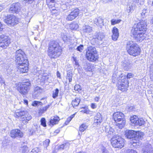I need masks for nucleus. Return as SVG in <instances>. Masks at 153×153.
Listing matches in <instances>:
<instances>
[{"mask_svg":"<svg viewBox=\"0 0 153 153\" xmlns=\"http://www.w3.org/2000/svg\"><path fill=\"white\" fill-rule=\"evenodd\" d=\"M146 22L145 21H140L137 24V27L132 28L131 30V34H134L137 32H145L147 30Z\"/></svg>","mask_w":153,"mask_h":153,"instance_id":"39448f33","label":"nucleus"},{"mask_svg":"<svg viewBox=\"0 0 153 153\" xmlns=\"http://www.w3.org/2000/svg\"><path fill=\"white\" fill-rule=\"evenodd\" d=\"M18 85L16 88L17 90L21 94L25 95L27 93V90L30 85V83L27 82H23L22 84L19 83Z\"/></svg>","mask_w":153,"mask_h":153,"instance_id":"0eeeda50","label":"nucleus"},{"mask_svg":"<svg viewBox=\"0 0 153 153\" xmlns=\"http://www.w3.org/2000/svg\"><path fill=\"white\" fill-rule=\"evenodd\" d=\"M126 10L128 13H131L134 10L133 6L131 4H128L126 6Z\"/></svg>","mask_w":153,"mask_h":153,"instance_id":"e433bc0d","label":"nucleus"},{"mask_svg":"<svg viewBox=\"0 0 153 153\" xmlns=\"http://www.w3.org/2000/svg\"><path fill=\"white\" fill-rule=\"evenodd\" d=\"M51 105V104L50 103L46 106L41 108L39 110V113L41 114L43 113L47 110Z\"/></svg>","mask_w":153,"mask_h":153,"instance_id":"f704fd0d","label":"nucleus"},{"mask_svg":"<svg viewBox=\"0 0 153 153\" xmlns=\"http://www.w3.org/2000/svg\"><path fill=\"white\" fill-rule=\"evenodd\" d=\"M81 110L80 111V112H82L83 113H86L87 114H89L90 112V110H89L88 107L86 106H83L80 107Z\"/></svg>","mask_w":153,"mask_h":153,"instance_id":"72a5a7b5","label":"nucleus"},{"mask_svg":"<svg viewBox=\"0 0 153 153\" xmlns=\"http://www.w3.org/2000/svg\"><path fill=\"white\" fill-rule=\"evenodd\" d=\"M42 104L43 103L41 102L36 101L33 102L32 104V105L33 106H36L38 105H42Z\"/></svg>","mask_w":153,"mask_h":153,"instance_id":"8fccbe9b","label":"nucleus"},{"mask_svg":"<svg viewBox=\"0 0 153 153\" xmlns=\"http://www.w3.org/2000/svg\"><path fill=\"white\" fill-rule=\"evenodd\" d=\"M20 4L19 3H13L11 5L9 9V11L11 13H16L20 10Z\"/></svg>","mask_w":153,"mask_h":153,"instance_id":"dca6fc26","label":"nucleus"},{"mask_svg":"<svg viewBox=\"0 0 153 153\" xmlns=\"http://www.w3.org/2000/svg\"><path fill=\"white\" fill-rule=\"evenodd\" d=\"M82 66L83 68L86 71H91L92 69L91 64L86 61L83 62Z\"/></svg>","mask_w":153,"mask_h":153,"instance_id":"412c9836","label":"nucleus"},{"mask_svg":"<svg viewBox=\"0 0 153 153\" xmlns=\"http://www.w3.org/2000/svg\"><path fill=\"white\" fill-rule=\"evenodd\" d=\"M21 151L22 153H28L29 150L28 148L26 146L24 145L21 147Z\"/></svg>","mask_w":153,"mask_h":153,"instance_id":"79ce46f5","label":"nucleus"},{"mask_svg":"<svg viewBox=\"0 0 153 153\" xmlns=\"http://www.w3.org/2000/svg\"><path fill=\"white\" fill-rule=\"evenodd\" d=\"M133 77V74L131 73H128L126 76H122L121 77V78L123 79H126L127 80L128 79H130L132 77Z\"/></svg>","mask_w":153,"mask_h":153,"instance_id":"de8ad7c7","label":"nucleus"},{"mask_svg":"<svg viewBox=\"0 0 153 153\" xmlns=\"http://www.w3.org/2000/svg\"><path fill=\"white\" fill-rule=\"evenodd\" d=\"M17 64V71L20 73H26L28 71V61L27 62H18Z\"/></svg>","mask_w":153,"mask_h":153,"instance_id":"9d476101","label":"nucleus"},{"mask_svg":"<svg viewBox=\"0 0 153 153\" xmlns=\"http://www.w3.org/2000/svg\"><path fill=\"white\" fill-rule=\"evenodd\" d=\"M6 68L4 67V71H6V72L7 74H10V73L11 72L12 70H11V68H10L9 67L8 65H6L5 66Z\"/></svg>","mask_w":153,"mask_h":153,"instance_id":"603ef678","label":"nucleus"},{"mask_svg":"<svg viewBox=\"0 0 153 153\" xmlns=\"http://www.w3.org/2000/svg\"><path fill=\"white\" fill-rule=\"evenodd\" d=\"M91 107L93 109L96 108L97 107V105L94 103H92L91 104Z\"/></svg>","mask_w":153,"mask_h":153,"instance_id":"774afa93","label":"nucleus"},{"mask_svg":"<svg viewBox=\"0 0 153 153\" xmlns=\"http://www.w3.org/2000/svg\"><path fill=\"white\" fill-rule=\"evenodd\" d=\"M4 22L8 25L13 26L18 24V19L16 16L12 15H8L4 19Z\"/></svg>","mask_w":153,"mask_h":153,"instance_id":"6e6552de","label":"nucleus"},{"mask_svg":"<svg viewBox=\"0 0 153 153\" xmlns=\"http://www.w3.org/2000/svg\"><path fill=\"white\" fill-rule=\"evenodd\" d=\"M87 59L90 61L94 62L98 60V53H89L86 54Z\"/></svg>","mask_w":153,"mask_h":153,"instance_id":"f3484780","label":"nucleus"},{"mask_svg":"<svg viewBox=\"0 0 153 153\" xmlns=\"http://www.w3.org/2000/svg\"><path fill=\"white\" fill-rule=\"evenodd\" d=\"M113 119L115 122H118L120 120L125 119L124 115L120 112H115L113 114Z\"/></svg>","mask_w":153,"mask_h":153,"instance_id":"ddd939ff","label":"nucleus"},{"mask_svg":"<svg viewBox=\"0 0 153 153\" xmlns=\"http://www.w3.org/2000/svg\"><path fill=\"white\" fill-rule=\"evenodd\" d=\"M125 141L120 135H117L111 138V142L113 147L122 148L124 146Z\"/></svg>","mask_w":153,"mask_h":153,"instance_id":"7ed1b4c3","label":"nucleus"},{"mask_svg":"<svg viewBox=\"0 0 153 153\" xmlns=\"http://www.w3.org/2000/svg\"><path fill=\"white\" fill-rule=\"evenodd\" d=\"M83 45H80L79 46L77 47V51L82 52L83 49Z\"/></svg>","mask_w":153,"mask_h":153,"instance_id":"bf43d9fd","label":"nucleus"},{"mask_svg":"<svg viewBox=\"0 0 153 153\" xmlns=\"http://www.w3.org/2000/svg\"><path fill=\"white\" fill-rule=\"evenodd\" d=\"M50 142V140L48 139H46L43 142V145L45 149H47V147L49 146Z\"/></svg>","mask_w":153,"mask_h":153,"instance_id":"c03bdc74","label":"nucleus"},{"mask_svg":"<svg viewBox=\"0 0 153 153\" xmlns=\"http://www.w3.org/2000/svg\"><path fill=\"white\" fill-rule=\"evenodd\" d=\"M126 49L128 54L135 56L140 55L141 49L139 46L132 41H128L126 43Z\"/></svg>","mask_w":153,"mask_h":153,"instance_id":"f03ea898","label":"nucleus"},{"mask_svg":"<svg viewBox=\"0 0 153 153\" xmlns=\"http://www.w3.org/2000/svg\"><path fill=\"white\" fill-rule=\"evenodd\" d=\"M153 150L151 145H147L143 149V153H152Z\"/></svg>","mask_w":153,"mask_h":153,"instance_id":"cd10ccee","label":"nucleus"},{"mask_svg":"<svg viewBox=\"0 0 153 153\" xmlns=\"http://www.w3.org/2000/svg\"><path fill=\"white\" fill-rule=\"evenodd\" d=\"M23 135V133L20 130L17 129L12 130L10 133V136L13 138L17 137H22Z\"/></svg>","mask_w":153,"mask_h":153,"instance_id":"2eb2a0df","label":"nucleus"},{"mask_svg":"<svg viewBox=\"0 0 153 153\" xmlns=\"http://www.w3.org/2000/svg\"><path fill=\"white\" fill-rule=\"evenodd\" d=\"M16 61L17 64L18 62H28L26 55L21 49L17 50L15 54Z\"/></svg>","mask_w":153,"mask_h":153,"instance_id":"423d86ee","label":"nucleus"},{"mask_svg":"<svg viewBox=\"0 0 153 153\" xmlns=\"http://www.w3.org/2000/svg\"><path fill=\"white\" fill-rule=\"evenodd\" d=\"M145 121L142 118H138V120H137V122H136L135 126H141L144 124Z\"/></svg>","mask_w":153,"mask_h":153,"instance_id":"ea45409f","label":"nucleus"},{"mask_svg":"<svg viewBox=\"0 0 153 153\" xmlns=\"http://www.w3.org/2000/svg\"><path fill=\"white\" fill-rule=\"evenodd\" d=\"M102 121L101 114L97 113L94 117V125L95 126L100 125Z\"/></svg>","mask_w":153,"mask_h":153,"instance_id":"6ab92c4d","label":"nucleus"},{"mask_svg":"<svg viewBox=\"0 0 153 153\" xmlns=\"http://www.w3.org/2000/svg\"><path fill=\"white\" fill-rule=\"evenodd\" d=\"M121 20V19H112L111 20V24L112 25H114L116 24L119 23Z\"/></svg>","mask_w":153,"mask_h":153,"instance_id":"09e8293b","label":"nucleus"},{"mask_svg":"<svg viewBox=\"0 0 153 153\" xmlns=\"http://www.w3.org/2000/svg\"><path fill=\"white\" fill-rule=\"evenodd\" d=\"M76 114V113L75 114H72L71 116L70 117H68L66 120L65 123H64V125L65 124V125H68L70 122L71 120L72 119V118L74 117V116L75 115V114Z\"/></svg>","mask_w":153,"mask_h":153,"instance_id":"37998d69","label":"nucleus"},{"mask_svg":"<svg viewBox=\"0 0 153 153\" xmlns=\"http://www.w3.org/2000/svg\"><path fill=\"white\" fill-rule=\"evenodd\" d=\"M97 53L96 48L94 47L90 46L88 47L86 54Z\"/></svg>","mask_w":153,"mask_h":153,"instance_id":"c85d7f7f","label":"nucleus"},{"mask_svg":"<svg viewBox=\"0 0 153 153\" xmlns=\"http://www.w3.org/2000/svg\"><path fill=\"white\" fill-rule=\"evenodd\" d=\"M59 90L58 89L56 88L55 92L53 91L52 97L53 98H55L58 96Z\"/></svg>","mask_w":153,"mask_h":153,"instance_id":"3c124183","label":"nucleus"},{"mask_svg":"<svg viewBox=\"0 0 153 153\" xmlns=\"http://www.w3.org/2000/svg\"><path fill=\"white\" fill-rule=\"evenodd\" d=\"M102 153H108V151L104 147H102Z\"/></svg>","mask_w":153,"mask_h":153,"instance_id":"e2e57ef3","label":"nucleus"},{"mask_svg":"<svg viewBox=\"0 0 153 153\" xmlns=\"http://www.w3.org/2000/svg\"><path fill=\"white\" fill-rule=\"evenodd\" d=\"M59 120V117L57 116L51 117L50 120L49 125L50 126H52L57 123Z\"/></svg>","mask_w":153,"mask_h":153,"instance_id":"393cba45","label":"nucleus"},{"mask_svg":"<svg viewBox=\"0 0 153 153\" xmlns=\"http://www.w3.org/2000/svg\"><path fill=\"white\" fill-rule=\"evenodd\" d=\"M130 143L131 144V147H134L137 145L138 146L140 144L139 141L138 140L136 139H132L131 142Z\"/></svg>","mask_w":153,"mask_h":153,"instance_id":"473e14b6","label":"nucleus"},{"mask_svg":"<svg viewBox=\"0 0 153 153\" xmlns=\"http://www.w3.org/2000/svg\"><path fill=\"white\" fill-rule=\"evenodd\" d=\"M94 22L97 25L100 27H102L104 25L103 19L100 17L95 19Z\"/></svg>","mask_w":153,"mask_h":153,"instance_id":"a878e982","label":"nucleus"},{"mask_svg":"<svg viewBox=\"0 0 153 153\" xmlns=\"http://www.w3.org/2000/svg\"><path fill=\"white\" fill-rule=\"evenodd\" d=\"M80 86L77 84V91L79 93H80L82 92V89L80 88Z\"/></svg>","mask_w":153,"mask_h":153,"instance_id":"69168bd1","label":"nucleus"},{"mask_svg":"<svg viewBox=\"0 0 153 153\" xmlns=\"http://www.w3.org/2000/svg\"><path fill=\"white\" fill-rule=\"evenodd\" d=\"M10 42V39L7 36L4 34L0 35V47L6 48Z\"/></svg>","mask_w":153,"mask_h":153,"instance_id":"1a4fd4ad","label":"nucleus"},{"mask_svg":"<svg viewBox=\"0 0 153 153\" xmlns=\"http://www.w3.org/2000/svg\"><path fill=\"white\" fill-rule=\"evenodd\" d=\"M92 30L91 27L88 25L85 26L83 28V31L87 33L91 32Z\"/></svg>","mask_w":153,"mask_h":153,"instance_id":"a19ab883","label":"nucleus"},{"mask_svg":"<svg viewBox=\"0 0 153 153\" xmlns=\"http://www.w3.org/2000/svg\"><path fill=\"white\" fill-rule=\"evenodd\" d=\"M128 81L126 78L124 80L121 79L119 80L117 88L119 90L123 91H124L127 89L128 86Z\"/></svg>","mask_w":153,"mask_h":153,"instance_id":"f8f14e48","label":"nucleus"},{"mask_svg":"<svg viewBox=\"0 0 153 153\" xmlns=\"http://www.w3.org/2000/svg\"><path fill=\"white\" fill-rule=\"evenodd\" d=\"M76 10H74L66 18V20L68 21H71L76 17Z\"/></svg>","mask_w":153,"mask_h":153,"instance_id":"bb28decb","label":"nucleus"},{"mask_svg":"<svg viewBox=\"0 0 153 153\" xmlns=\"http://www.w3.org/2000/svg\"><path fill=\"white\" fill-rule=\"evenodd\" d=\"M39 149L38 148H35L33 149L30 153H38Z\"/></svg>","mask_w":153,"mask_h":153,"instance_id":"052dcab7","label":"nucleus"},{"mask_svg":"<svg viewBox=\"0 0 153 153\" xmlns=\"http://www.w3.org/2000/svg\"><path fill=\"white\" fill-rule=\"evenodd\" d=\"M73 56H72L71 59L73 61L75 62V64L76 65V57L75 56V55L74 54L73 55Z\"/></svg>","mask_w":153,"mask_h":153,"instance_id":"0e129e2a","label":"nucleus"},{"mask_svg":"<svg viewBox=\"0 0 153 153\" xmlns=\"http://www.w3.org/2000/svg\"><path fill=\"white\" fill-rule=\"evenodd\" d=\"M48 47V54L51 58H57L61 54V47L57 42L55 41L50 42Z\"/></svg>","mask_w":153,"mask_h":153,"instance_id":"f257e3e1","label":"nucleus"},{"mask_svg":"<svg viewBox=\"0 0 153 153\" xmlns=\"http://www.w3.org/2000/svg\"><path fill=\"white\" fill-rule=\"evenodd\" d=\"M126 109H128L129 111H132L135 109L134 107L133 106L131 105L128 106L126 107Z\"/></svg>","mask_w":153,"mask_h":153,"instance_id":"13d9d810","label":"nucleus"},{"mask_svg":"<svg viewBox=\"0 0 153 153\" xmlns=\"http://www.w3.org/2000/svg\"><path fill=\"white\" fill-rule=\"evenodd\" d=\"M146 13V10L145 9L143 10V11L142 13H140L142 18H143L144 17Z\"/></svg>","mask_w":153,"mask_h":153,"instance_id":"680f3d73","label":"nucleus"},{"mask_svg":"<svg viewBox=\"0 0 153 153\" xmlns=\"http://www.w3.org/2000/svg\"><path fill=\"white\" fill-rule=\"evenodd\" d=\"M14 116L20 120L24 121L26 123L30 120L32 117L27 112L24 111H17L14 114Z\"/></svg>","mask_w":153,"mask_h":153,"instance_id":"20e7f679","label":"nucleus"},{"mask_svg":"<svg viewBox=\"0 0 153 153\" xmlns=\"http://www.w3.org/2000/svg\"><path fill=\"white\" fill-rule=\"evenodd\" d=\"M145 32H143V31L142 32H136L134 34H131L132 35H133L134 37L135 38V39H137V40L140 39H139V38H142V39H143V37H145Z\"/></svg>","mask_w":153,"mask_h":153,"instance_id":"b1692460","label":"nucleus"},{"mask_svg":"<svg viewBox=\"0 0 153 153\" xmlns=\"http://www.w3.org/2000/svg\"><path fill=\"white\" fill-rule=\"evenodd\" d=\"M30 134L32 135L37 133L41 131V129L39 126L36 124H34L31 129H29Z\"/></svg>","mask_w":153,"mask_h":153,"instance_id":"aec40b11","label":"nucleus"},{"mask_svg":"<svg viewBox=\"0 0 153 153\" xmlns=\"http://www.w3.org/2000/svg\"><path fill=\"white\" fill-rule=\"evenodd\" d=\"M72 73L70 72L67 73L66 77L67 80L65 82V83L67 84L68 83H69V82H71L72 79Z\"/></svg>","mask_w":153,"mask_h":153,"instance_id":"4c0bfd02","label":"nucleus"},{"mask_svg":"<svg viewBox=\"0 0 153 153\" xmlns=\"http://www.w3.org/2000/svg\"><path fill=\"white\" fill-rule=\"evenodd\" d=\"M136 139H139L140 140H142L143 139L144 135V134L143 132L139 131H136Z\"/></svg>","mask_w":153,"mask_h":153,"instance_id":"c9c22d12","label":"nucleus"},{"mask_svg":"<svg viewBox=\"0 0 153 153\" xmlns=\"http://www.w3.org/2000/svg\"><path fill=\"white\" fill-rule=\"evenodd\" d=\"M136 131L133 130H126L125 132V135L127 138L134 139L136 138Z\"/></svg>","mask_w":153,"mask_h":153,"instance_id":"4468645a","label":"nucleus"},{"mask_svg":"<svg viewBox=\"0 0 153 153\" xmlns=\"http://www.w3.org/2000/svg\"><path fill=\"white\" fill-rule=\"evenodd\" d=\"M105 35L103 32H99L95 33L93 35V41H95L96 39L102 41L104 38Z\"/></svg>","mask_w":153,"mask_h":153,"instance_id":"a211bd4d","label":"nucleus"},{"mask_svg":"<svg viewBox=\"0 0 153 153\" xmlns=\"http://www.w3.org/2000/svg\"><path fill=\"white\" fill-rule=\"evenodd\" d=\"M69 146L68 143H65L58 146V148L60 150L63 149H64L67 148Z\"/></svg>","mask_w":153,"mask_h":153,"instance_id":"a18cd8bd","label":"nucleus"},{"mask_svg":"<svg viewBox=\"0 0 153 153\" xmlns=\"http://www.w3.org/2000/svg\"><path fill=\"white\" fill-rule=\"evenodd\" d=\"M76 98L75 99L74 101H72V104L74 108L75 107H76Z\"/></svg>","mask_w":153,"mask_h":153,"instance_id":"338daca9","label":"nucleus"},{"mask_svg":"<svg viewBox=\"0 0 153 153\" xmlns=\"http://www.w3.org/2000/svg\"><path fill=\"white\" fill-rule=\"evenodd\" d=\"M61 36L63 41L65 42H66L68 39L67 36L64 34H62Z\"/></svg>","mask_w":153,"mask_h":153,"instance_id":"4d7b16f0","label":"nucleus"},{"mask_svg":"<svg viewBox=\"0 0 153 153\" xmlns=\"http://www.w3.org/2000/svg\"><path fill=\"white\" fill-rule=\"evenodd\" d=\"M102 131H105L106 135L108 136L110 135L113 137L114 136L118 135L117 132H116L114 129L110 127L109 125H105L104 124L102 127Z\"/></svg>","mask_w":153,"mask_h":153,"instance_id":"9b49d317","label":"nucleus"},{"mask_svg":"<svg viewBox=\"0 0 153 153\" xmlns=\"http://www.w3.org/2000/svg\"><path fill=\"white\" fill-rule=\"evenodd\" d=\"M42 89L40 87L37 86L34 89V94L36 96H38L42 92Z\"/></svg>","mask_w":153,"mask_h":153,"instance_id":"7c9ffc66","label":"nucleus"},{"mask_svg":"<svg viewBox=\"0 0 153 153\" xmlns=\"http://www.w3.org/2000/svg\"><path fill=\"white\" fill-rule=\"evenodd\" d=\"M137 120H138V118L136 115H134L131 117L130 118V121L135 126L136 122H137Z\"/></svg>","mask_w":153,"mask_h":153,"instance_id":"58836bf2","label":"nucleus"},{"mask_svg":"<svg viewBox=\"0 0 153 153\" xmlns=\"http://www.w3.org/2000/svg\"><path fill=\"white\" fill-rule=\"evenodd\" d=\"M69 27L72 30H76V25L75 23H72L69 25Z\"/></svg>","mask_w":153,"mask_h":153,"instance_id":"6e6d98bb","label":"nucleus"},{"mask_svg":"<svg viewBox=\"0 0 153 153\" xmlns=\"http://www.w3.org/2000/svg\"><path fill=\"white\" fill-rule=\"evenodd\" d=\"M40 122L41 123V125L44 127L46 126V121L45 119L44 118H41Z\"/></svg>","mask_w":153,"mask_h":153,"instance_id":"864d4df0","label":"nucleus"},{"mask_svg":"<svg viewBox=\"0 0 153 153\" xmlns=\"http://www.w3.org/2000/svg\"><path fill=\"white\" fill-rule=\"evenodd\" d=\"M87 128V126L85 124L81 125L79 128V131L81 132L84 131Z\"/></svg>","mask_w":153,"mask_h":153,"instance_id":"49530a36","label":"nucleus"},{"mask_svg":"<svg viewBox=\"0 0 153 153\" xmlns=\"http://www.w3.org/2000/svg\"><path fill=\"white\" fill-rule=\"evenodd\" d=\"M47 4L49 8H52L55 5V0H46Z\"/></svg>","mask_w":153,"mask_h":153,"instance_id":"2f4dec72","label":"nucleus"},{"mask_svg":"<svg viewBox=\"0 0 153 153\" xmlns=\"http://www.w3.org/2000/svg\"><path fill=\"white\" fill-rule=\"evenodd\" d=\"M126 153H137V152L134 149H128L126 150Z\"/></svg>","mask_w":153,"mask_h":153,"instance_id":"5fc2aeb1","label":"nucleus"},{"mask_svg":"<svg viewBox=\"0 0 153 153\" xmlns=\"http://www.w3.org/2000/svg\"><path fill=\"white\" fill-rule=\"evenodd\" d=\"M113 34L112 36V39L114 41L117 40L119 36L118 29L115 27H114L112 30Z\"/></svg>","mask_w":153,"mask_h":153,"instance_id":"5701e85b","label":"nucleus"},{"mask_svg":"<svg viewBox=\"0 0 153 153\" xmlns=\"http://www.w3.org/2000/svg\"><path fill=\"white\" fill-rule=\"evenodd\" d=\"M116 125L120 129H122L124 127L126 123L125 120H120L118 122H116Z\"/></svg>","mask_w":153,"mask_h":153,"instance_id":"c756f323","label":"nucleus"},{"mask_svg":"<svg viewBox=\"0 0 153 153\" xmlns=\"http://www.w3.org/2000/svg\"><path fill=\"white\" fill-rule=\"evenodd\" d=\"M121 65L123 69L127 71L131 68V63L126 61H124L122 62Z\"/></svg>","mask_w":153,"mask_h":153,"instance_id":"4be33fe9","label":"nucleus"}]
</instances>
